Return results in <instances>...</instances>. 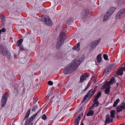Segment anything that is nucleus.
Instances as JSON below:
<instances>
[{"instance_id":"1","label":"nucleus","mask_w":125,"mask_h":125,"mask_svg":"<svg viewBox=\"0 0 125 125\" xmlns=\"http://www.w3.org/2000/svg\"><path fill=\"white\" fill-rule=\"evenodd\" d=\"M83 61V59L82 58L72 61L70 63L65 67L63 71L64 73L65 74H67L72 71L75 70Z\"/></svg>"},{"instance_id":"2","label":"nucleus","mask_w":125,"mask_h":125,"mask_svg":"<svg viewBox=\"0 0 125 125\" xmlns=\"http://www.w3.org/2000/svg\"><path fill=\"white\" fill-rule=\"evenodd\" d=\"M65 33L62 32L60 33L59 38L57 40V42L56 45V48L57 49H59L65 41Z\"/></svg>"},{"instance_id":"3","label":"nucleus","mask_w":125,"mask_h":125,"mask_svg":"<svg viewBox=\"0 0 125 125\" xmlns=\"http://www.w3.org/2000/svg\"><path fill=\"white\" fill-rule=\"evenodd\" d=\"M0 52L2 55L5 56L8 59H10V53L5 46H3L1 47L0 48Z\"/></svg>"},{"instance_id":"4","label":"nucleus","mask_w":125,"mask_h":125,"mask_svg":"<svg viewBox=\"0 0 125 125\" xmlns=\"http://www.w3.org/2000/svg\"><path fill=\"white\" fill-rule=\"evenodd\" d=\"M110 113V116L111 118H110L109 115H107L106 116L105 123L108 124L109 123L113 122V118L114 117L115 115V110H112L111 111Z\"/></svg>"},{"instance_id":"5","label":"nucleus","mask_w":125,"mask_h":125,"mask_svg":"<svg viewBox=\"0 0 125 125\" xmlns=\"http://www.w3.org/2000/svg\"><path fill=\"white\" fill-rule=\"evenodd\" d=\"M43 17L44 18V21L45 22V24L49 26H51L53 24V22L49 16L47 15H45L43 16H42V18L41 19V21H43V20L42 19Z\"/></svg>"},{"instance_id":"6","label":"nucleus","mask_w":125,"mask_h":125,"mask_svg":"<svg viewBox=\"0 0 125 125\" xmlns=\"http://www.w3.org/2000/svg\"><path fill=\"white\" fill-rule=\"evenodd\" d=\"M41 109H42L41 108L39 111L38 112L34 114L32 116L28 119L26 121L25 124V125H32L33 124V123H31L33 121L34 119L35 118L36 116L37 115Z\"/></svg>"},{"instance_id":"7","label":"nucleus","mask_w":125,"mask_h":125,"mask_svg":"<svg viewBox=\"0 0 125 125\" xmlns=\"http://www.w3.org/2000/svg\"><path fill=\"white\" fill-rule=\"evenodd\" d=\"M125 17V8L119 11L116 15V18L117 19H119Z\"/></svg>"},{"instance_id":"8","label":"nucleus","mask_w":125,"mask_h":125,"mask_svg":"<svg viewBox=\"0 0 125 125\" xmlns=\"http://www.w3.org/2000/svg\"><path fill=\"white\" fill-rule=\"evenodd\" d=\"M115 10V9L113 8H112L109 10L107 13V14L105 15L104 18V21L107 20L110 17L112 14L113 13Z\"/></svg>"},{"instance_id":"9","label":"nucleus","mask_w":125,"mask_h":125,"mask_svg":"<svg viewBox=\"0 0 125 125\" xmlns=\"http://www.w3.org/2000/svg\"><path fill=\"white\" fill-rule=\"evenodd\" d=\"M8 96V95L7 92L3 95L1 99V104L2 107H3L5 104L6 103L7 101Z\"/></svg>"},{"instance_id":"10","label":"nucleus","mask_w":125,"mask_h":125,"mask_svg":"<svg viewBox=\"0 0 125 125\" xmlns=\"http://www.w3.org/2000/svg\"><path fill=\"white\" fill-rule=\"evenodd\" d=\"M115 67V64H112L109 65L104 72V73H108L109 72H111L113 69Z\"/></svg>"},{"instance_id":"11","label":"nucleus","mask_w":125,"mask_h":125,"mask_svg":"<svg viewBox=\"0 0 125 125\" xmlns=\"http://www.w3.org/2000/svg\"><path fill=\"white\" fill-rule=\"evenodd\" d=\"M116 109L117 113L122 111V109L125 110V103L123 102L121 105L117 106Z\"/></svg>"},{"instance_id":"12","label":"nucleus","mask_w":125,"mask_h":125,"mask_svg":"<svg viewBox=\"0 0 125 125\" xmlns=\"http://www.w3.org/2000/svg\"><path fill=\"white\" fill-rule=\"evenodd\" d=\"M99 42L100 40H99L93 41L90 44V47L92 49H94L95 48L96 46L99 44Z\"/></svg>"},{"instance_id":"13","label":"nucleus","mask_w":125,"mask_h":125,"mask_svg":"<svg viewBox=\"0 0 125 125\" xmlns=\"http://www.w3.org/2000/svg\"><path fill=\"white\" fill-rule=\"evenodd\" d=\"M89 14V11L87 10H83L81 14L82 18H83L87 17Z\"/></svg>"},{"instance_id":"14","label":"nucleus","mask_w":125,"mask_h":125,"mask_svg":"<svg viewBox=\"0 0 125 125\" xmlns=\"http://www.w3.org/2000/svg\"><path fill=\"white\" fill-rule=\"evenodd\" d=\"M116 80L115 78L114 77H113L111 78L109 82L106 81L104 83L105 85H109L113 84L114 83H115Z\"/></svg>"},{"instance_id":"15","label":"nucleus","mask_w":125,"mask_h":125,"mask_svg":"<svg viewBox=\"0 0 125 125\" xmlns=\"http://www.w3.org/2000/svg\"><path fill=\"white\" fill-rule=\"evenodd\" d=\"M103 87V88H106L105 89L104 91L105 94H109L110 92V86L106 84L105 85V84H104Z\"/></svg>"},{"instance_id":"16","label":"nucleus","mask_w":125,"mask_h":125,"mask_svg":"<svg viewBox=\"0 0 125 125\" xmlns=\"http://www.w3.org/2000/svg\"><path fill=\"white\" fill-rule=\"evenodd\" d=\"M123 71H125V67L123 69H119L116 71V74L118 75H121L123 74Z\"/></svg>"},{"instance_id":"17","label":"nucleus","mask_w":125,"mask_h":125,"mask_svg":"<svg viewBox=\"0 0 125 125\" xmlns=\"http://www.w3.org/2000/svg\"><path fill=\"white\" fill-rule=\"evenodd\" d=\"M88 77V75L86 73L83 74L82 75L80 78V82H83Z\"/></svg>"},{"instance_id":"18","label":"nucleus","mask_w":125,"mask_h":125,"mask_svg":"<svg viewBox=\"0 0 125 125\" xmlns=\"http://www.w3.org/2000/svg\"><path fill=\"white\" fill-rule=\"evenodd\" d=\"M72 49L76 50L77 51H79L80 50V43H77L75 46L72 48Z\"/></svg>"},{"instance_id":"19","label":"nucleus","mask_w":125,"mask_h":125,"mask_svg":"<svg viewBox=\"0 0 125 125\" xmlns=\"http://www.w3.org/2000/svg\"><path fill=\"white\" fill-rule=\"evenodd\" d=\"M89 92H90L89 94V98H90L95 93V90L94 89V90L92 89L90 90L88 93H89Z\"/></svg>"},{"instance_id":"20","label":"nucleus","mask_w":125,"mask_h":125,"mask_svg":"<svg viewBox=\"0 0 125 125\" xmlns=\"http://www.w3.org/2000/svg\"><path fill=\"white\" fill-rule=\"evenodd\" d=\"M80 119L81 117L80 116H79L78 117L75 119L74 125H78Z\"/></svg>"},{"instance_id":"21","label":"nucleus","mask_w":125,"mask_h":125,"mask_svg":"<svg viewBox=\"0 0 125 125\" xmlns=\"http://www.w3.org/2000/svg\"><path fill=\"white\" fill-rule=\"evenodd\" d=\"M101 96V93L100 91H99L97 93L95 97L94 101H97L98 99Z\"/></svg>"},{"instance_id":"22","label":"nucleus","mask_w":125,"mask_h":125,"mask_svg":"<svg viewBox=\"0 0 125 125\" xmlns=\"http://www.w3.org/2000/svg\"><path fill=\"white\" fill-rule=\"evenodd\" d=\"M31 112V109L29 110L26 113L24 118V119L23 121L24 120L26 119H27L29 117V115Z\"/></svg>"},{"instance_id":"23","label":"nucleus","mask_w":125,"mask_h":125,"mask_svg":"<svg viewBox=\"0 0 125 125\" xmlns=\"http://www.w3.org/2000/svg\"><path fill=\"white\" fill-rule=\"evenodd\" d=\"M73 19L72 18H70L67 19L66 21V23L67 24H70L73 21Z\"/></svg>"},{"instance_id":"24","label":"nucleus","mask_w":125,"mask_h":125,"mask_svg":"<svg viewBox=\"0 0 125 125\" xmlns=\"http://www.w3.org/2000/svg\"><path fill=\"white\" fill-rule=\"evenodd\" d=\"M97 62L98 63H100L102 61V59L101 58V55L100 54H99L97 56Z\"/></svg>"},{"instance_id":"25","label":"nucleus","mask_w":125,"mask_h":125,"mask_svg":"<svg viewBox=\"0 0 125 125\" xmlns=\"http://www.w3.org/2000/svg\"><path fill=\"white\" fill-rule=\"evenodd\" d=\"M94 114V112L93 111L90 110L86 114L87 116H88L93 115Z\"/></svg>"},{"instance_id":"26","label":"nucleus","mask_w":125,"mask_h":125,"mask_svg":"<svg viewBox=\"0 0 125 125\" xmlns=\"http://www.w3.org/2000/svg\"><path fill=\"white\" fill-rule=\"evenodd\" d=\"M23 41V39H20L18 40L17 42V45H18V46L20 45V44Z\"/></svg>"},{"instance_id":"27","label":"nucleus","mask_w":125,"mask_h":125,"mask_svg":"<svg viewBox=\"0 0 125 125\" xmlns=\"http://www.w3.org/2000/svg\"><path fill=\"white\" fill-rule=\"evenodd\" d=\"M119 101V99L118 98L114 102L113 105V107H115Z\"/></svg>"},{"instance_id":"28","label":"nucleus","mask_w":125,"mask_h":125,"mask_svg":"<svg viewBox=\"0 0 125 125\" xmlns=\"http://www.w3.org/2000/svg\"><path fill=\"white\" fill-rule=\"evenodd\" d=\"M95 101V102L93 106L94 107H97L99 105V103L97 101Z\"/></svg>"},{"instance_id":"29","label":"nucleus","mask_w":125,"mask_h":125,"mask_svg":"<svg viewBox=\"0 0 125 125\" xmlns=\"http://www.w3.org/2000/svg\"><path fill=\"white\" fill-rule=\"evenodd\" d=\"M90 92H89V93H88L85 95L83 99V101H85V100L88 97H89V94Z\"/></svg>"},{"instance_id":"30","label":"nucleus","mask_w":125,"mask_h":125,"mask_svg":"<svg viewBox=\"0 0 125 125\" xmlns=\"http://www.w3.org/2000/svg\"><path fill=\"white\" fill-rule=\"evenodd\" d=\"M42 118L44 120H46L47 119L46 116L45 114H43L42 116Z\"/></svg>"},{"instance_id":"31","label":"nucleus","mask_w":125,"mask_h":125,"mask_svg":"<svg viewBox=\"0 0 125 125\" xmlns=\"http://www.w3.org/2000/svg\"><path fill=\"white\" fill-rule=\"evenodd\" d=\"M103 57L104 59L106 60H108V56L107 55L105 54H104L103 55Z\"/></svg>"},{"instance_id":"32","label":"nucleus","mask_w":125,"mask_h":125,"mask_svg":"<svg viewBox=\"0 0 125 125\" xmlns=\"http://www.w3.org/2000/svg\"><path fill=\"white\" fill-rule=\"evenodd\" d=\"M0 18L1 19L2 22L3 23V21L5 20V17L4 16H0Z\"/></svg>"},{"instance_id":"33","label":"nucleus","mask_w":125,"mask_h":125,"mask_svg":"<svg viewBox=\"0 0 125 125\" xmlns=\"http://www.w3.org/2000/svg\"><path fill=\"white\" fill-rule=\"evenodd\" d=\"M48 84L49 85H52L53 84V83L52 82L50 81L48 82Z\"/></svg>"},{"instance_id":"34","label":"nucleus","mask_w":125,"mask_h":125,"mask_svg":"<svg viewBox=\"0 0 125 125\" xmlns=\"http://www.w3.org/2000/svg\"><path fill=\"white\" fill-rule=\"evenodd\" d=\"M37 106H33L32 108V111H35V110H36V108H37Z\"/></svg>"},{"instance_id":"35","label":"nucleus","mask_w":125,"mask_h":125,"mask_svg":"<svg viewBox=\"0 0 125 125\" xmlns=\"http://www.w3.org/2000/svg\"><path fill=\"white\" fill-rule=\"evenodd\" d=\"M19 46V48L22 51L24 50L23 47L22 45H20Z\"/></svg>"},{"instance_id":"36","label":"nucleus","mask_w":125,"mask_h":125,"mask_svg":"<svg viewBox=\"0 0 125 125\" xmlns=\"http://www.w3.org/2000/svg\"><path fill=\"white\" fill-rule=\"evenodd\" d=\"M1 32H5L6 31V29L5 28H2L1 30Z\"/></svg>"},{"instance_id":"37","label":"nucleus","mask_w":125,"mask_h":125,"mask_svg":"<svg viewBox=\"0 0 125 125\" xmlns=\"http://www.w3.org/2000/svg\"><path fill=\"white\" fill-rule=\"evenodd\" d=\"M92 80H93L94 82H95V81L96 79V77H93L92 78Z\"/></svg>"},{"instance_id":"38","label":"nucleus","mask_w":125,"mask_h":125,"mask_svg":"<svg viewBox=\"0 0 125 125\" xmlns=\"http://www.w3.org/2000/svg\"><path fill=\"white\" fill-rule=\"evenodd\" d=\"M121 81H124L125 80V76L124 77H121L120 78Z\"/></svg>"},{"instance_id":"39","label":"nucleus","mask_w":125,"mask_h":125,"mask_svg":"<svg viewBox=\"0 0 125 125\" xmlns=\"http://www.w3.org/2000/svg\"><path fill=\"white\" fill-rule=\"evenodd\" d=\"M89 87V86H88V85L84 89L83 91V92L86 90Z\"/></svg>"},{"instance_id":"40","label":"nucleus","mask_w":125,"mask_h":125,"mask_svg":"<svg viewBox=\"0 0 125 125\" xmlns=\"http://www.w3.org/2000/svg\"><path fill=\"white\" fill-rule=\"evenodd\" d=\"M23 60V59H21L20 60V62H21V63L22 64H23V62L22 61H21Z\"/></svg>"},{"instance_id":"41","label":"nucleus","mask_w":125,"mask_h":125,"mask_svg":"<svg viewBox=\"0 0 125 125\" xmlns=\"http://www.w3.org/2000/svg\"><path fill=\"white\" fill-rule=\"evenodd\" d=\"M49 96L48 95L47 96L45 97V99H47L49 98Z\"/></svg>"},{"instance_id":"42","label":"nucleus","mask_w":125,"mask_h":125,"mask_svg":"<svg viewBox=\"0 0 125 125\" xmlns=\"http://www.w3.org/2000/svg\"><path fill=\"white\" fill-rule=\"evenodd\" d=\"M123 30L124 31H125V24L124 26V27L123 28Z\"/></svg>"},{"instance_id":"43","label":"nucleus","mask_w":125,"mask_h":125,"mask_svg":"<svg viewBox=\"0 0 125 125\" xmlns=\"http://www.w3.org/2000/svg\"><path fill=\"white\" fill-rule=\"evenodd\" d=\"M14 56L15 58H17V55L16 54H14Z\"/></svg>"},{"instance_id":"44","label":"nucleus","mask_w":125,"mask_h":125,"mask_svg":"<svg viewBox=\"0 0 125 125\" xmlns=\"http://www.w3.org/2000/svg\"><path fill=\"white\" fill-rule=\"evenodd\" d=\"M81 125H84V124L83 122H82L81 124Z\"/></svg>"},{"instance_id":"45","label":"nucleus","mask_w":125,"mask_h":125,"mask_svg":"<svg viewBox=\"0 0 125 125\" xmlns=\"http://www.w3.org/2000/svg\"><path fill=\"white\" fill-rule=\"evenodd\" d=\"M116 84H117V87L118 86V84H119L118 83H116Z\"/></svg>"},{"instance_id":"46","label":"nucleus","mask_w":125,"mask_h":125,"mask_svg":"<svg viewBox=\"0 0 125 125\" xmlns=\"http://www.w3.org/2000/svg\"><path fill=\"white\" fill-rule=\"evenodd\" d=\"M120 125H125V124H121Z\"/></svg>"},{"instance_id":"47","label":"nucleus","mask_w":125,"mask_h":125,"mask_svg":"<svg viewBox=\"0 0 125 125\" xmlns=\"http://www.w3.org/2000/svg\"><path fill=\"white\" fill-rule=\"evenodd\" d=\"M84 101H83V100L82 101V102H81V103H83V102Z\"/></svg>"},{"instance_id":"48","label":"nucleus","mask_w":125,"mask_h":125,"mask_svg":"<svg viewBox=\"0 0 125 125\" xmlns=\"http://www.w3.org/2000/svg\"><path fill=\"white\" fill-rule=\"evenodd\" d=\"M1 30H0V34H1Z\"/></svg>"},{"instance_id":"49","label":"nucleus","mask_w":125,"mask_h":125,"mask_svg":"<svg viewBox=\"0 0 125 125\" xmlns=\"http://www.w3.org/2000/svg\"><path fill=\"white\" fill-rule=\"evenodd\" d=\"M15 90H16V91H18V90L17 89H15Z\"/></svg>"},{"instance_id":"50","label":"nucleus","mask_w":125,"mask_h":125,"mask_svg":"<svg viewBox=\"0 0 125 125\" xmlns=\"http://www.w3.org/2000/svg\"><path fill=\"white\" fill-rule=\"evenodd\" d=\"M53 98V97H52V98L51 99V100Z\"/></svg>"},{"instance_id":"51","label":"nucleus","mask_w":125,"mask_h":125,"mask_svg":"<svg viewBox=\"0 0 125 125\" xmlns=\"http://www.w3.org/2000/svg\"><path fill=\"white\" fill-rule=\"evenodd\" d=\"M48 125H52V124H49Z\"/></svg>"},{"instance_id":"52","label":"nucleus","mask_w":125,"mask_h":125,"mask_svg":"<svg viewBox=\"0 0 125 125\" xmlns=\"http://www.w3.org/2000/svg\"><path fill=\"white\" fill-rule=\"evenodd\" d=\"M12 125H15L14 124H13Z\"/></svg>"},{"instance_id":"53","label":"nucleus","mask_w":125,"mask_h":125,"mask_svg":"<svg viewBox=\"0 0 125 125\" xmlns=\"http://www.w3.org/2000/svg\"><path fill=\"white\" fill-rule=\"evenodd\" d=\"M81 115H83V113H82V114L81 113Z\"/></svg>"},{"instance_id":"54","label":"nucleus","mask_w":125,"mask_h":125,"mask_svg":"<svg viewBox=\"0 0 125 125\" xmlns=\"http://www.w3.org/2000/svg\"><path fill=\"white\" fill-rule=\"evenodd\" d=\"M38 100V99H37L36 101V102H37V101Z\"/></svg>"},{"instance_id":"55","label":"nucleus","mask_w":125,"mask_h":125,"mask_svg":"<svg viewBox=\"0 0 125 125\" xmlns=\"http://www.w3.org/2000/svg\"><path fill=\"white\" fill-rule=\"evenodd\" d=\"M106 123H105V125H106Z\"/></svg>"},{"instance_id":"56","label":"nucleus","mask_w":125,"mask_h":125,"mask_svg":"<svg viewBox=\"0 0 125 125\" xmlns=\"http://www.w3.org/2000/svg\"><path fill=\"white\" fill-rule=\"evenodd\" d=\"M48 104H49V103H48V104L47 105H48Z\"/></svg>"}]
</instances>
